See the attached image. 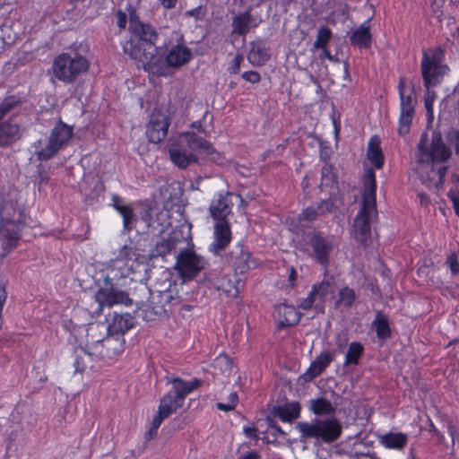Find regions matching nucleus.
Wrapping results in <instances>:
<instances>
[{"mask_svg":"<svg viewBox=\"0 0 459 459\" xmlns=\"http://www.w3.org/2000/svg\"><path fill=\"white\" fill-rule=\"evenodd\" d=\"M74 136V127L61 118L51 129L47 143L41 139L32 143L37 160L43 162L53 159L60 150L65 148Z\"/></svg>","mask_w":459,"mask_h":459,"instance_id":"39448f33","label":"nucleus"},{"mask_svg":"<svg viewBox=\"0 0 459 459\" xmlns=\"http://www.w3.org/2000/svg\"><path fill=\"white\" fill-rule=\"evenodd\" d=\"M426 97L424 100L425 108L429 112H432L433 102L435 99V91L431 88L426 89Z\"/></svg>","mask_w":459,"mask_h":459,"instance_id":"bf43d9fd","label":"nucleus"},{"mask_svg":"<svg viewBox=\"0 0 459 459\" xmlns=\"http://www.w3.org/2000/svg\"><path fill=\"white\" fill-rule=\"evenodd\" d=\"M94 354H91L90 349L87 347L85 349H81L80 351H75L74 359V374H82L89 364L91 363V357Z\"/></svg>","mask_w":459,"mask_h":459,"instance_id":"a19ab883","label":"nucleus"},{"mask_svg":"<svg viewBox=\"0 0 459 459\" xmlns=\"http://www.w3.org/2000/svg\"><path fill=\"white\" fill-rule=\"evenodd\" d=\"M100 327L103 326H91L87 330V348L95 357L108 360H117L125 351V337L107 333L105 337L97 339L95 338L96 332L100 333Z\"/></svg>","mask_w":459,"mask_h":459,"instance_id":"423d86ee","label":"nucleus"},{"mask_svg":"<svg viewBox=\"0 0 459 459\" xmlns=\"http://www.w3.org/2000/svg\"><path fill=\"white\" fill-rule=\"evenodd\" d=\"M261 455L255 450L250 451L247 454H242L237 459H260Z\"/></svg>","mask_w":459,"mask_h":459,"instance_id":"0e129e2a","label":"nucleus"},{"mask_svg":"<svg viewBox=\"0 0 459 459\" xmlns=\"http://www.w3.org/2000/svg\"><path fill=\"white\" fill-rule=\"evenodd\" d=\"M241 77L251 83H258L261 80V75L256 71H247L241 74Z\"/></svg>","mask_w":459,"mask_h":459,"instance_id":"5fc2aeb1","label":"nucleus"},{"mask_svg":"<svg viewBox=\"0 0 459 459\" xmlns=\"http://www.w3.org/2000/svg\"><path fill=\"white\" fill-rule=\"evenodd\" d=\"M333 169V164L323 165L321 168V178L318 187L321 192H326L328 196L332 197V194H334L335 198L342 200V197L340 195L337 176L334 173Z\"/></svg>","mask_w":459,"mask_h":459,"instance_id":"5701e85b","label":"nucleus"},{"mask_svg":"<svg viewBox=\"0 0 459 459\" xmlns=\"http://www.w3.org/2000/svg\"><path fill=\"white\" fill-rule=\"evenodd\" d=\"M447 197L452 202L455 213L459 217V190H449Z\"/></svg>","mask_w":459,"mask_h":459,"instance_id":"864d4df0","label":"nucleus"},{"mask_svg":"<svg viewBox=\"0 0 459 459\" xmlns=\"http://www.w3.org/2000/svg\"><path fill=\"white\" fill-rule=\"evenodd\" d=\"M301 406L299 402H292L274 407L273 412L282 422H292L300 416Z\"/></svg>","mask_w":459,"mask_h":459,"instance_id":"2f4dec72","label":"nucleus"},{"mask_svg":"<svg viewBox=\"0 0 459 459\" xmlns=\"http://www.w3.org/2000/svg\"><path fill=\"white\" fill-rule=\"evenodd\" d=\"M90 63L88 59L79 53L72 57L68 53L57 55L52 65L54 76L60 82L71 83L82 74L88 71Z\"/></svg>","mask_w":459,"mask_h":459,"instance_id":"6e6552de","label":"nucleus"},{"mask_svg":"<svg viewBox=\"0 0 459 459\" xmlns=\"http://www.w3.org/2000/svg\"><path fill=\"white\" fill-rule=\"evenodd\" d=\"M224 259L236 275H244L259 265L258 261L243 240L237 242L225 255Z\"/></svg>","mask_w":459,"mask_h":459,"instance_id":"9b49d317","label":"nucleus"},{"mask_svg":"<svg viewBox=\"0 0 459 459\" xmlns=\"http://www.w3.org/2000/svg\"><path fill=\"white\" fill-rule=\"evenodd\" d=\"M183 139L192 151H196L197 153L204 155L215 164H224L225 157L204 137L197 135L195 132H184Z\"/></svg>","mask_w":459,"mask_h":459,"instance_id":"4468645a","label":"nucleus"},{"mask_svg":"<svg viewBox=\"0 0 459 459\" xmlns=\"http://www.w3.org/2000/svg\"><path fill=\"white\" fill-rule=\"evenodd\" d=\"M260 21L255 18L249 10H247L238 15L232 20L233 33L239 36H245L248 33L250 28H256Z\"/></svg>","mask_w":459,"mask_h":459,"instance_id":"cd10ccee","label":"nucleus"},{"mask_svg":"<svg viewBox=\"0 0 459 459\" xmlns=\"http://www.w3.org/2000/svg\"><path fill=\"white\" fill-rule=\"evenodd\" d=\"M278 318L277 329L281 330L289 326L297 325L301 318V314L292 305L280 304L275 308Z\"/></svg>","mask_w":459,"mask_h":459,"instance_id":"393cba45","label":"nucleus"},{"mask_svg":"<svg viewBox=\"0 0 459 459\" xmlns=\"http://www.w3.org/2000/svg\"><path fill=\"white\" fill-rule=\"evenodd\" d=\"M178 242V240L171 236L167 238H161L160 241L155 244L152 253L155 255L165 256L177 247Z\"/></svg>","mask_w":459,"mask_h":459,"instance_id":"37998d69","label":"nucleus"},{"mask_svg":"<svg viewBox=\"0 0 459 459\" xmlns=\"http://www.w3.org/2000/svg\"><path fill=\"white\" fill-rule=\"evenodd\" d=\"M207 264L205 258L193 248L181 250L177 255L175 268L183 279L195 278Z\"/></svg>","mask_w":459,"mask_h":459,"instance_id":"f8f14e48","label":"nucleus"},{"mask_svg":"<svg viewBox=\"0 0 459 459\" xmlns=\"http://www.w3.org/2000/svg\"><path fill=\"white\" fill-rule=\"evenodd\" d=\"M414 116V105H405L400 103V116L397 133L401 136L406 135L410 132Z\"/></svg>","mask_w":459,"mask_h":459,"instance_id":"72a5a7b5","label":"nucleus"},{"mask_svg":"<svg viewBox=\"0 0 459 459\" xmlns=\"http://www.w3.org/2000/svg\"><path fill=\"white\" fill-rule=\"evenodd\" d=\"M159 2L163 8L169 10L176 6L178 0H159Z\"/></svg>","mask_w":459,"mask_h":459,"instance_id":"338daca9","label":"nucleus"},{"mask_svg":"<svg viewBox=\"0 0 459 459\" xmlns=\"http://www.w3.org/2000/svg\"><path fill=\"white\" fill-rule=\"evenodd\" d=\"M159 39V32L154 26L141 21L135 13H131L128 37L121 46L123 52L141 65L144 71L157 76H166L163 56L156 47Z\"/></svg>","mask_w":459,"mask_h":459,"instance_id":"f257e3e1","label":"nucleus"},{"mask_svg":"<svg viewBox=\"0 0 459 459\" xmlns=\"http://www.w3.org/2000/svg\"><path fill=\"white\" fill-rule=\"evenodd\" d=\"M308 409L313 414L316 416L331 415L335 412V407L333 405V403L324 397L311 399L309 401Z\"/></svg>","mask_w":459,"mask_h":459,"instance_id":"4c0bfd02","label":"nucleus"},{"mask_svg":"<svg viewBox=\"0 0 459 459\" xmlns=\"http://www.w3.org/2000/svg\"><path fill=\"white\" fill-rule=\"evenodd\" d=\"M231 224L230 221L214 222L212 241L209 246V251L219 255L224 251L232 240Z\"/></svg>","mask_w":459,"mask_h":459,"instance_id":"6ab92c4d","label":"nucleus"},{"mask_svg":"<svg viewBox=\"0 0 459 459\" xmlns=\"http://www.w3.org/2000/svg\"><path fill=\"white\" fill-rule=\"evenodd\" d=\"M356 298L357 296L353 289L350 288L349 286H343L338 291V296L334 302V307L336 308H350L354 304Z\"/></svg>","mask_w":459,"mask_h":459,"instance_id":"79ce46f5","label":"nucleus"},{"mask_svg":"<svg viewBox=\"0 0 459 459\" xmlns=\"http://www.w3.org/2000/svg\"><path fill=\"white\" fill-rule=\"evenodd\" d=\"M361 195V204L353 220L352 235L359 243L366 244L371 236L372 219L377 218V179L373 168L364 171Z\"/></svg>","mask_w":459,"mask_h":459,"instance_id":"7ed1b4c3","label":"nucleus"},{"mask_svg":"<svg viewBox=\"0 0 459 459\" xmlns=\"http://www.w3.org/2000/svg\"><path fill=\"white\" fill-rule=\"evenodd\" d=\"M170 125L169 117L160 110H154L150 117L146 129V136L149 142L159 143L163 141Z\"/></svg>","mask_w":459,"mask_h":459,"instance_id":"a211bd4d","label":"nucleus"},{"mask_svg":"<svg viewBox=\"0 0 459 459\" xmlns=\"http://www.w3.org/2000/svg\"><path fill=\"white\" fill-rule=\"evenodd\" d=\"M332 149L328 146H321L319 151V157L320 160L324 162V165L332 164L330 162L331 160V155H332Z\"/></svg>","mask_w":459,"mask_h":459,"instance_id":"6e6d98bb","label":"nucleus"},{"mask_svg":"<svg viewBox=\"0 0 459 459\" xmlns=\"http://www.w3.org/2000/svg\"><path fill=\"white\" fill-rule=\"evenodd\" d=\"M117 212L123 219L124 230L131 231L134 228V224L136 222V216L134 212L133 206L131 204H126L125 206L118 207Z\"/></svg>","mask_w":459,"mask_h":459,"instance_id":"a18cd8bd","label":"nucleus"},{"mask_svg":"<svg viewBox=\"0 0 459 459\" xmlns=\"http://www.w3.org/2000/svg\"><path fill=\"white\" fill-rule=\"evenodd\" d=\"M134 326V318L129 313H115L111 323L107 327V333L122 335Z\"/></svg>","mask_w":459,"mask_h":459,"instance_id":"bb28decb","label":"nucleus"},{"mask_svg":"<svg viewBox=\"0 0 459 459\" xmlns=\"http://www.w3.org/2000/svg\"><path fill=\"white\" fill-rule=\"evenodd\" d=\"M111 205L117 212L118 207L125 206L123 198L117 194H113L111 195Z\"/></svg>","mask_w":459,"mask_h":459,"instance_id":"680f3d73","label":"nucleus"},{"mask_svg":"<svg viewBox=\"0 0 459 459\" xmlns=\"http://www.w3.org/2000/svg\"><path fill=\"white\" fill-rule=\"evenodd\" d=\"M270 57V49L264 41L257 39L250 43V48L247 54V60L250 64L262 66L269 61Z\"/></svg>","mask_w":459,"mask_h":459,"instance_id":"a878e982","label":"nucleus"},{"mask_svg":"<svg viewBox=\"0 0 459 459\" xmlns=\"http://www.w3.org/2000/svg\"><path fill=\"white\" fill-rule=\"evenodd\" d=\"M338 202L342 203V200L335 198L334 194H332V197L328 196L327 198L323 199L320 203L311 205L316 211L317 217L320 218L329 212H332L335 209Z\"/></svg>","mask_w":459,"mask_h":459,"instance_id":"c03bdc74","label":"nucleus"},{"mask_svg":"<svg viewBox=\"0 0 459 459\" xmlns=\"http://www.w3.org/2000/svg\"><path fill=\"white\" fill-rule=\"evenodd\" d=\"M20 132V126L9 121L0 124V146H4L14 142Z\"/></svg>","mask_w":459,"mask_h":459,"instance_id":"c9c22d12","label":"nucleus"},{"mask_svg":"<svg viewBox=\"0 0 459 459\" xmlns=\"http://www.w3.org/2000/svg\"><path fill=\"white\" fill-rule=\"evenodd\" d=\"M6 285L7 281L0 278V313L3 312L4 306L7 299Z\"/></svg>","mask_w":459,"mask_h":459,"instance_id":"4d7b16f0","label":"nucleus"},{"mask_svg":"<svg viewBox=\"0 0 459 459\" xmlns=\"http://www.w3.org/2000/svg\"><path fill=\"white\" fill-rule=\"evenodd\" d=\"M364 352V346L359 342H351L345 354L344 366H357L359 364V360Z\"/></svg>","mask_w":459,"mask_h":459,"instance_id":"ea45409f","label":"nucleus"},{"mask_svg":"<svg viewBox=\"0 0 459 459\" xmlns=\"http://www.w3.org/2000/svg\"><path fill=\"white\" fill-rule=\"evenodd\" d=\"M428 135L424 133L417 145L420 163L439 164L446 162L452 156L451 148L444 142L442 134L434 131L429 145H427Z\"/></svg>","mask_w":459,"mask_h":459,"instance_id":"1a4fd4ad","label":"nucleus"},{"mask_svg":"<svg viewBox=\"0 0 459 459\" xmlns=\"http://www.w3.org/2000/svg\"><path fill=\"white\" fill-rule=\"evenodd\" d=\"M372 328L375 330L376 336L379 340L385 341L391 337L390 320L388 316L383 311H377L376 313L375 319L372 322Z\"/></svg>","mask_w":459,"mask_h":459,"instance_id":"473e14b6","label":"nucleus"},{"mask_svg":"<svg viewBox=\"0 0 459 459\" xmlns=\"http://www.w3.org/2000/svg\"><path fill=\"white\" fill-rule=\"evenodd\" d=\"M333 357L329 351L320 352L310 363L308 368L301 375L304 382H311L331 364Z\"/></svg>","mask_w":459,"mask_h":459,"instance_id":"b1692460","label":"nucleus"},{"mask_svg":"<svg viewBox=\"0 0 459 459\" xmlns=\"http://www.w3.org/2000/svg\"><path fill=\"white\" fill-rule=\"evenodd\" d=\"M454 148L455 154L459 157V129L455 134Z\"/></svg>","mask_w":459,"mask_h":459,"instance_id":"774afa93","label":"nucleus"},{"mask_svg":"<svg viewBox=\"0 0 459 459\" xmlns=\"http://www.w3.org/2000/svg\"><path fill=\"white\" fill-rule=\"evenodd\" d=\"M168 383L171 385V389L159 401L158 411L153 415L150 428L145 433L146 440L154 438L162 422L176 413L184 405L187 395L198 390L204 384L203 380L197 377L187 381L179 377H171Z\"/></svg>","mask_w":459,"mask_h":459,"instance_id":"f03ea898","label":"nucleus"},{"mask_svg":"<svg viewBox=\"0 0 459 459\" xmlns=\"http://www.w3.org/2000/svg\"><path fill=\"white\" fill-rule=\"evenodd\" d=\"M192 59L191 49L184 43H178L173 45L168 51V54L163 60V65L166 67L180 68L186 65Z\"/></svg>","mask_w":459,"mask_h":459,"instance_id":"412c9836","label":"nucleus"},{"mask_svg":"<svg viewBox=\"0 0 459 459\" xmlns=\"http://www.w3.org/2000/svg\"><path fill=\"white\" fill-rule=\"evenodd\" d=\"M367 158L376 169H381L385 164V156L380 147V139L377 135L370 137L368 144Z\"/></svg>","mask_w":459,"mask_h":459,"instance_id":"7c9ffc66","label":"nucleus"},{"mask_svg":"<svg viewBox=\"0 0 459 459\" xmlns=\"http://www.w3.org/2000/svg\"><path fill=\"white\" fill-rule=\"evenodd\" d=\"M238 396L236 392H232L230 394V395L228 397V403H217L216 408L219 411L228 412V411H231L235 410L236 406L238 405Z\"/></svg>","mask_w":459,"mask_h":459,"instance_id":"09e8293b","label":"nucleus"},{"mask_svg":"<svg viewBox=\"0 0 459 459\" xmlns=\"http://www.w3.org/2000/svg\"><path fill=\"white\" fill-rule=\"evenodd\" d=\"M307 237L308 245L311 247L310 256L327 273L331 255L335 248L334 237L325 235L321 230H313Z\"/></svg>","mask_w":459,"mask_h":459,"instance_id":"9d476101","label":"nucleus"},{"mask_svg":"<svg viewBox=\"0 0 459 459\" xmlns=\"http://www.w3.org/2000/svg\"><path fill=\"white\" fill-rule=\"evenodd\" d=\"M318 219L312 205L303 209L298 217L289 223V230L293 233H299L303 230V221L314 222Z\"/></svg>","mask_w":459,"mask_h":459,"instance_id":"f704fd0d","label":"nucleus"},{"mask_svg":"<svg viewBox=\"0 0 459 459\" xmlns=\"http://www.w3.org/2000/svg\"><path fill=\"white\" fill-rule=\"evenodd\" d=\"M288 281L291 288H294L296 286L297 272L294 267L290 268Z\"/></svg>","mask_w":459,"mask_h":459,"instance_id":"e2e57ef3","label":"nucleus"},{"mask_svg":"<svg viewBox=\"0 0 459 459\" xmlns=\"http://www.w3.org/2000/svg\"><path fill=\"white\" fill-rule=\"evenodd\" d=\"M196 151H192L184 142L183 133L178 143L172 144L169 149L171 161L180 169H186L192 163L197 162Z\"/></svg>","mask_w":459,"mask_h":459,"instance_id":"aec40b11","label":"nucleus"},{"mask_svg":"<svg viewBox=\"0 0 459 459\" xmlns=\"http://www.w3.org/2000/svg\"><path fill=\"white\" fill-rule=\"evenodd\" d=\"M242 281L238 278V275H224L218 280L217 290L223 293L227 298L238 299L239 302V284Z\"/></svg>","mask_w":459,"mask_h":459,"instance_id":"c85d7f7f","label":"nucleus"},{"mask_svg":"<svg viewBox=\"0 0 459 459\" xmlns=\"http://www.w3.org/2000/svg\"><path fill=\"white\" fill-rule=\"evenodd\" d=\"M173 428L176 429H183L185 428V421L181 416L175 417L172 420Z\"/></svg>","mask_w":459,"mask_h":459,"instance_id":"69168bd1","label":"nucleus"},{"mask_svg":"<svg viewBox=\"0 0 459 459\" xmlns=\"http://www.w3.org/2000/svg\"><path fill=\"white\" fill-rule=\"evenodd\" d=\"M331 281L324 279L320 282L312 285L308 295L299 299L297 307L304 311L315 308L317 311H324L326 296L330 292Z\"/></svg>","mask_w":459,"mask_h":459,"instance_id":"ddd939ff","label":"nucleus"},{"mask_svg":"<svg viewBox=\"0 0 459 459\" xmlns=\"http://www.w3.org/2000/svg\"><path fill=\"white\" fill-rule=\"evenodd\" d=\"M26 221L24 206L17 200H4L0 205V224L23 229Z\"/></svg>","mask_w":459,"mask_h":459,"instance_id":"2eb2a0df","label":"nucleus"},{"mask_svg":"<svg viewBox=\"0 0 459 459\" xmlns=\"http://www.w3.org/2000/svg\"><path fill=\"white\" fill-rule=\"evenodd\" d=\"M105 285L106 287L100 288L95 294L96 301L100 308L103 307H112L116 304L132 305V300L128 294L114 288L112 279L108 276L105 278Z\"/></svg>","mask_w":459,"mask_h":459,"instance_id":"dca6fc26","label":"nucleus"},{"mask_svg":"<svg viewBox=\"0 0 459 459\" xmlns=\"http://www.w3.org/2000/svg\"><path fill=\"white\" fill-rule=\"evenodd\" d=\"M295 428L299 432V440L302 442L316 439L331 444L338 440L342 434V424L336 418H316L311 421H299Z\"/></svg>","mask_w":459,"mask_h":459,"instance_id":"20e7f679","label":"nucleus"},{"mask_svg":"<svg viewBox=\"0 0 459 459\" xmlns=\"http://www.w3.org/2000/svg\"><path fill=\"white\" fill-rule=\"evenodd\" d=\"M117 262L124 263L126 266V274L135 271L138 263L136 253L129 247L124 246L118 255Z\"/></svg>","mask_w":459,"mask_h":459,"instance_id":"58836bf2","label":"nucleus"},{"mask_svg":"<svg viewBox=\"0 0 459 459\" xmlns=\"http://www.w3.org/2000/svg\"><path fill=\"white\" fill-rule=\"evenodd\" d=\"M409 440V436L403 432H387L379 437V443L386 449L403 450Z\"/></svg>","mask_w":459,"mask_h":459,"instance_id":"c756f323","label":"nucleus"},{"mask_svg":"<svg viewBox=\"0 0 459 459\" xmlns=\"http://www.w3.org/2000/svg\"><path fill=\"white\" fill-rule=\"evenodd\" d=\"M243 432L247 437L249 439L257 441L259 439L258 429L255 425L252 426H244Z\"/></svg>","mask_w":459,"mask_h":459,"instance_id":"13d9d810","label":"nucleus"},{"mask_svg":"<svg viewBox=\"0 0 459 459\" xmlns=\"http://www.w3.org/2000/svg\"><path fill=\"white\" fill-rule=\"evenodd\" d=\"M406 79L404 77H401L398 82V92L400 97V103H404L405 105H414L413 103V91L411 90L410 93L406 94Z\"/></svg>","mask_w":459,"mask_h":459,"instance_id":"de8ad7c7","label":"nucleus"},{"mask_svg":"<svg viewBox=\"0 0 459 459\" xmlns=\"http://www.w3.org/2000/svg\"><path fill=\"white\" fill-rule=\"evenodd\" d=\"M371 33L369 27L362 24L359 28L353 31L350 40L352 46H358L360 48H368L371 46Z\"/></svg>","mask_w":459,"mask_h":459,"instance_id":"e433bc0d","label":"nucleus"},{"mask_svg":"<svg viewBox=\"0 0 459 459\" xmlns=\"http://www.w3.org/2000/svg\"><path fill=\"white\" fill-rule=\"evenodd\" d=\"M444 57L445 53L440 47L423 51L420 71L425 89L433 88L441 82L448 70V66L442 64Z\"/></svg>","mask_w":459,"mask_h":459,"instance_id":"0eeeda50","label":"nucleus"},{"mask_svg":"<svg viewBox=\"0 0 459 459\" xmlns=\"http://www.w3.org/2000/svg\"><path fill=\"white\" fill-rule=\"evenodd\" d=\"M22 237V230L0 224V260L17 247Z\"/></svg>","mask_w":459,"mask_h":459,"instance_id":"4be33fe9","label":"nucleus"},{"mask_svg":"<svg viewBox=\"0 0 459 459\" xmlns=\"http://www.w3.org/2000/svg\"><path fill=\"white\" fill-rule=\"evenodd\" d=\"M232 193L229 191H219L214 194L210 202L208 211L214 222L230 221L228 217L232 213L233 203Z\"/></svg>","mask_w":459,"mask_h":459,"instance_id":"f3484780","label":"nucleus"},{"mask_svg":"<svg viewBox=\"0 0 459 459\" xmlns=\"http://www.w3.org/2000/svg\"><path fill=\"white\" fill-rule=\"evenodd\" d=\"M446 264L448 266L452 275L459 273V260L456 253H452L446 258Z\"/></svg>","mask_w":459,"mask_h":459,"instance_id":"3c124183","label":"nucleus"},{"mask_svg":"<svg viewBox=\"0 0 459 459\" xmlns=\"http://www.w3.org/2000/svg\"><path fill=\"white\" fill-rule=\"evenodd\" d=\"M244 60V56L242 54H237L230 65L227 68V71L230 74H238L241 69V64Z\"/></svg>","mask_w":459,"mask_h":459,"instance_id":"8fccbe9b","label":"nucleus"},{"mask_svg":"<svg viewBox=\"0 0 459 459\" xmlns=\"http://www.w3.org/2000/svg\"><path fill=\"white\" fill-rule=\"evenodd\" d=\"M331 38L332 30L327 26H321L317 30L314 48L316 49L325 48Z\"/></svg>","mask_w":459,"mask_h":459,"instance_id":"49530a36","label":"nucleus"},{"mask_svg":"<svg viewBox=\"0 0 459 459\" xmlns=\"http://www.w3.org/2000/svg\"><path fill=\"white\" fill-rule=\"evenodd\" d=\"M103 188L104 186L102 183H97L92 190V194L90 195H85L84 201L89 204H91L94 201H98V197L103 190Z\"/></svg>","mask_w":459,"mask_h":459,"instance_id":"603ef678","label":"nucleus"},{"mask_svg":"<svg viewBox=\"0 0 459 459\" xmlns=\"http://www.w3.org/2000/svg\"><path fill=\"white\" fill-rule=\"evenodd\" d=\"M117 25L120 30H124L126 26L127 16L126 13L122 10H117L116 13Z\"/></svg>","mask_w":459,"mask_h":459,"instance_id":"052dcab7","label":"nucleus"}]
</instances>
